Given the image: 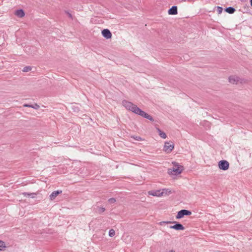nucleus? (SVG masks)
<instances>
[{
    "label": "nucleus",
    "mask_w": 252,
    "mask_h": 252,
    "mask_svg": "<svg viewBox=\"0 0 252 252\" xmlns=\"http://www.w3.org/2000/svg\"><path fill=\"white\" fill-rule=\"evenodd\" d=\"M123 105L126 109L130 110L137 115H140L142 117L147 118L151 121H154V119L151 116L141 110L136 105L126 100H124L123 101Z\"/></svg>",
    "instance_id": "nucleus-1"
},
{
    "label": "nucleus",
    "mask_w": 252,
    "mask_h": 252,
    "mask_svg": "<svg viewBox=\"0 0 252 252\" xmlns=\"http://www.w3.org/2000/svg\"><path fill=\"white\" fill-rule=\"evenodd\" d=\"M173 166L168 169L167 173L171 176H176L181 174L184 170V167L179 163L172 162Z\"/></svg>",
    "instance_id": "nucleus-2"
},
{
    "label": "nucleus",
    "mask_w": 252,
    "mask_h": 252,
    "mask_svg": "<svg viewBox=\"0 0 252 252\" xmlns=\"http://www.w3.org/2000/svg\"><path fill=\"white\" fill-rule=\"evenodd\" d=\"M172 193L171 190L169 189H164L159 190H153L148 192L149 195L153 196L161 197L168 195Z\"/></svg>",
    "instance_id": "nucleus-3"
},
{
    "label": "nucleus",
    "mask_w": 252,
    "mask_h": 252,
    "mask_svg": "<svg viewBox=\"0 0 252 252\" xmlns=\"http://www.w3.org/2000/svg\"><path fill=\"white\" fill-rule=\"evenodd\" d=\"M174 148V144L172 141L165 142L163 148V151L166 154H170Z\"/></svg>",
    "instance_id": "nucleus-4"
},
{
    "label": "nucleus",
    "mask_w": 252,
    "mask_h": 252,
    "mask_svg": "<svg viewBox=\"0 0 252 252\" xmlns=\"http://www.w3.org/2000/svg\"><path fill=\"white\" fill-rule=\"evenodd\" d=\"M191 214V212L187 210H182L178 212L176 218L180 219L184 217V216H189Z\"/></svg>",
    "instance_id": "nucleus-5"
},
{
    "label": "nucleus",
    "mask_w": 252,
    "mask_h": 252,
    "mask_svg": "<svg viewBox=\"0 0 252 252\" xmlns=\"http://www.w3.org/2000/svg\"><path fill=\"white\" fill-rule=\"evenodd\" d=\"M218 166L220 169L223 170H226L229 168V164L226 160H220L219 162Z\"/></svg>",
    "instance_id": "nucleus-6"
},
{
    "label": "nucleus",
    "mask_w": 252,
    "mask_h": 252,
    "mask_svg": "<svg viewBox=\"0 0 252 252\" xmlns=\"http://www.w3.org/2000/svg\"><path fill=\"white\" fill-rule=\"evenodd\" d=\"M102 34L106 39H110L112 37V33L108 29H104L102 31Z\"/></svg>",
    "instance_id": "nucleus-7"
},
{
    "label": "nucleus",
    "mask_w": 252,
    "mask_h": 252,
    "mask_svg": "<svg viewBox=\"0 0 252 252\" xmlns=\"http://www.w3.org/2000/svg\"><path fill=\"white\" fill-rule=\"evenodd\" d=\"M240 81L239 77L235 76H231L229 77V82L233 84H236Z\"/></svg>",
    "instance_id": "nucleus-8"
},
{
    "label": "nucleus",
    "mask_w": 252,
    "mask_h": 252,
    "mask_svg": "<svg viewBox=\"0 0 252 252\" xmlns=\"http://www.w3.org/2000/svg\"><path fill=\"white\" fill-rule=\"evenodd\" d=\"M14 15L19 18H23L25 16V14L23 10L18 9L15 11Z\"/></svg>",
    "instance_id": "nucleus-9"
},
{
    "label": "nucleus",
    "mask_w": 252,
    "mask_h": 252,
    "mask_svg": "<svg viewBox=\"0 0 252 252\" xmlns=\"http://www.w3.org/2000/svg\"><path fill=\"white\" fill-rule=\"evenodd\" d=\"M170 228L171 229H174L177 230H184V229H185L183 225L180 223H177L174 225L170 226Z\"/></svg>",
    "instance_id": "nucleus-10"
},
{
    "label": "nucleus",
    "mask_w": 252,
    "mask_h": 252,
    "mask_svg": "<svg viewBox=\"0 0 252 252\" xmlns=\"http://www.w3.org/2000/svg\"><path fill=\"white\" fill-rule=\"evenodd\" d=\"M168 14L169 15H176L177 14V7L176 6H172L170 9L168 10Z\"/></svg>",
    "instance_id": "nucleus-11"
},
{
    "label": "nucleus",
    "mask_w": 252,
    "mask_h": 252,
    "mask_svg": "<svg viewBox=\"0 0 252 252\" xmlns=\"http://www.w3.org/2000/svg\"><path fill=\"white\" fill-rule=\"evenodd\" d=\"M62 192V190L60 191H54L50 195V198L51 200H54L59 194Z\"/></svg>",
    "instance_id": "nucleus-12"
},
{
    "label": "nucleus",
    "mask_w": 252,
    "mask_h": 252,
    "mask_svg": "<svg viewBox=\"0 0 252 252\" xmlns=\"http://www.w3.org/2000/svg\"><path fill=\"white\" fill-rule=\"evenodd\" d=\"M7 247L6 243L4 241L0 240V251H4Z\"/></svg>",
    "instance_id": "nucleus-13"
},
{
    "label": "nucleus",
    "mask_w": 252,
    "mask_h": 252,
    "mask_svg": "<svg viewBox=\"0 0 252 252\" xmlns=\"http://www.w3.org/2000/svg\"><path fill=\"white\" fill-rule=\"evenodd\" d=\"M157 130L158 132V134L159 135V136L163 138V139H165L167 137L166 136V134L165 132L162 131L161 130H160L159 128H157Z\"/></svg>",
    "instance_id": "nucleus-14"
},
{
    "label": "nucleus",
    "mask_w": 252,
    "mask_h": 252,
    "mask_svg": "<svg viewBox=\"0 0 252 252\" xmlns=\"http://www.w3.org/2000/svg\"><path fill=\"white\" fill-rule=\"evenodd\" d=\"M225 11L230 14H232L235 11V9L231 7H229L225 9Z\"/></svg>",
    "instance_id": "nucleus-15"
},
{
    "label": "nucleus",
    "mask_w": 252,
    "mask_h": 252,
    "mask_svg": "<svg viewBox=\"0 0 252 252\" xmlns=\"http://www.w3.org/2000/svg\"><path fill=\"white\" fill-rule=\"evenodd\" d=\"M32 70V67L30 66H25L22 69V71L23 72H27L29 71H30Z\"/></svg>",
    "instance_id": "nucleus-16"
},
{
    "label": "nucleus",
    "mask_w": 252,
    "mask_h": 252,
    "mask_svg": "<svg viewBox=\"0 0 252 252\" xmlns=\"http://www.w3.org/2000/svg\"><path fill=\"white\" fill-rule=\"evenodd\" d=\"M115 235V231L114 229H111L109 231V236L110 237H113Z\"/></svg>",
    "instance_id": "nucleus-17"
},
{
    "label": "nucleus",
    "mask_w": 252,
    "mask_h": 252,
    "mask_svg": "<svg viewBox=\"0 0 252 252\" xmlns=\"http://www.w3.org/2000/svg\"><path fill=\"white\" fill-rule=\"evenodd\" d=\"M108 201L110 203H114L116 202V200L114 198H111L108 200Z\"/></svg>",
    "instance_id": "nucleus-18"
},
{
    "label": "nucleus",
    "mask_w": 252,
    "mask_h": 252,
    "mask_svg": "<svg viewBox=\"0 0 252 252\" xmlns=\"http://www.w3.org/2000/svg\"><path fill=\"white\" fill-rule=\"evenodd\" d=\"M32 108H33L34 109H37L39 108V106L37 104H35L34 105H32V106L31 107Z\"/></svg>",
    "instance_id": "nucleus-19"
},
{
    "label": "nucleus",
    "mask_w": 252,
    "mask_h": 252,
    "mask_svg": "<svg viewBox=\"0 0 252 252\" xmlns=\"http://www.w3.org/2000/svg\"><path fill=\"white\" fill-rule=\"evenodd\" d=\"M170 221H161V222H159V224L160 225H163V224H167V223H170Z\"/></svg>",
    "instance_id": "nucleus-20"
},
{
    "label": "nucleus",
    "mask_w": 252,
    "mask_h": 252,
    "mask_svg": "<svg viewBox=\"0 0 252 252\" xmlns=\"http://www.w3.org/2000/svg\"><path fill=\"white\" fill-rule=\"evenodd\" d=\"M23 106L25 107H31L32 106V105L25 104H24Z\"/></svg>",
    "instance_id": "nucleus-21"
},
{
    "label": "nucleus",
    "mask_w": 252,
    "mask_h": 252,
    "mask_svg": "<svg viewBox=\"0 0 252 252\" xmlns=\"http://www.w3.org/2000/svg\"><path fill=\"white\" fill-rule=\"evenodd\" d=\"M105 209L104 208H101L100 209V212H101V213L102 212H104L105 211Z\"/></svg>",
    "instance_id": "nucleus-22"
},
{
    "label": "nucleus",
    "mask_w": 252,
    "mask_h": 252,
    "mask_svg": "<svg viewBox=\"0 0 252 252\" xmlns=\"http://www.w3.org/2000/svg\"><path fill=\"white\" fill-rule=\"evenodd\" d=\"M218 10H219V13L221 12V11H222V8H221V7H218Z\"/></svg>",
    "instance_id": "nucleus-23"
},
{
    "label": "nucleus",
    "mask_w": 252,
    "mask_h": 252,
    "mask_svg": "<svg viewBox=\"0 0 252 252\" xmlns=\"http://www.w3.org/2000/svg\"><path fill=\"white\" fill-rule=\"evenodd\" d=\"M169 252H175V251H173V250H171V251H170Z\"/></svg>",
    "instance_id": "nucleus-24"
},
{
    "label": "nucleus",
    "mask_w": 252,
    "mask_h": 252,
    "mask_svg": "<svg viewBox=\"0 0 252 252\" xmlns=\"http://www.w3.org/2000/svg\"><path fill=\"white\" fill-rule=\"evenodd\" d=\"M251 4L252 6V0H251Z\"/></svg>",
    "instance_id": "nucleus-25"
}]
</instances>
